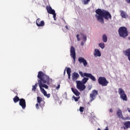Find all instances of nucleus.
Segmentation results:
<instances>
[{
    "label": "nucleus",
    "instance_id": "nucleus-26",
    "mask_svg": "<svg viewBox=\"0 0 130 130\" xmlns=\"http://www.w3.org/2000/svg\"><path fill=\"white\" fill-rule=\"evenodd\" d=\"M80 35L83 36V40L84 42H86V41H87V36H86V35H84L83 33H80Z\"/></svg>",
    "mask_w": 130,
    "mask_h": 130
},
{
    "label": "nucleus",
    "instance_id": "nucleus-20",
    "mask_svg": "<svg viewBox=\"0 0 130 130\" xmlns=\"http://www.w3.org/2000/svg\"><path fill=\"white\" fill-rule=\"evenodd\" d=\"M94 55L95 57H97V56H101V52L98 49H95Z\"/></svg>",
    "mask_w": 130,
    "mask_h": 130
},
{
    "label": "nucleus",
    "instance_id": "nucleus-40",
    "mask_svg": "<svg viewBox=\"0 0 130 130\" xmlns=\"http://www.w3.org/2000/svg\"><path fill=\"white\" fill-rule=\"evenodd\" d=\"M105 130H109L108 129V126L106 127V128L105 129Z\"/></svg>",
    "mask_w": 130,
    "mask_h": 130
},
{
    "label": "nucleus",
    "instance_id": "nucleus-43",
    "mask_svg": "<svg viewBox=\"0 0 130 130\" xmlns=\"http://www.w3.org/2000/svg\"><path fill=\"white\" fill-rule=\"evenodd\" d=\"M128 1H129V0H125V1L126 2V3H127V2H128Z\"/></svg>",
    "mask_w": 130,
    "mask_h": 130
},
{
    "label": "nucleus",
    "instance_id": "nucleus-14",
    "mask_svg": "<svg viewBox=\"0 0 130 130\" xmlns=\"http://www.w3.org/2000/svg\"><path fill=\"white\" fill-rule=\"evenodd\" d=\"M78 61L80 62V63H83L84 67H86V66H87L88 64L87 60H86V59L82 57H79Z\"/></svg>",
    "mask_w": 130,
    "mask_h": 130
},
{
    "label": "nucleus",
    "instance_id": "nucleus-25",
    "mask_svg": "<svg viewBox=\"0 0 130 130\" xmlns=\"http://www.w3.org/2000/svg\"><path fill=\"white\" fill-rule=\"evenodd\" d=\"M107 36H106V35L104 34L103 35V42L106 43L107 42Z\"/></svg>",
    "mask_w": 130,
    "mask_h": 130
},
{
    "label": "nucleus",
    "instance_id": "nucleus-24",
    "mask_svg": "<svg viewBox=\"0 0 130 130\" xmlns=\"http://www.w3.org/2000/svg\"><path fill=\"white\" fill-rule=\"evenodd\" d=\"M20 99L18 98V96H15L14 98L13 99V101L14 103H17V102H19L20 101Z\"/></svg>",
    "mask_w": 130,
    "mask_h": 130
},
{
    "label": "nucleus",
    "instance_id": "nucleus-36",
    "mask_svg": "<svg viewBox=\"0 0 130 130\" xmlns=\"http://www.w3.org/2000/svg\"><path fill=\"white\" fill-rule=\"evenodd\" d=\"M60 88V85H58V86L56 87V90H58Z\"/></svg>",
    "mask_w": 130,
    "mask_h": 130
},
{
    "label": "nucleus",
    "instance_id": "nucleus-38",
    "mask_svg": "<svg viewBox=\"0 0 130 130\" xmlns=\"http://www.w3.org/2000/svg\"><path fill=\"white\" fill-rule=\"evenodd\" d=\"M65 28H66L67 30H69V27L68 26V25H66Z\"/></svg>",
    "mask_w": 130,
    "mask_h": 130
},
{
    "label": "nucleus",
    "instance_id": "nucleus-7",
    "mask_svg": "<svg viewBox=\"0 0 130 130\" xmlns=\"http://www.w3.org/2000/svg\"><path fill=\"white\" fill-rule=\"evenodd\" d=\"M76 88L80 91H84L86 89V85L82 83L81 81H76Z\"/></svg>",
    "mask_w": 130,
    "mask_h": 130
},
{
    "label": "nucleus",
    "instance_id": "nucleus-5",
    "mask_svg": "<svg viewBox=\"0 0 130 130\" xmlns=\"http://www.w3.org/2000/svg\"><path fill=\"white\" fill-rule=\"evenodd\" d=\"M98 83L103 87H106L109 83L107 79L104 77H100L98 79Z\"/></svg>",
    "mask_w": 130,
    "mask_h": 130
},
{
    "label": "nucleus",
    "instance_id": "nucleus-35",
    "mask_svg": "<svg viewBox=\"0 0 130 130\" xmlns=\"http://www.w3.org/2000/svg\"><path fill=\"white\" fill-rule=\"evenodd\" d=\"M36 107L37 109H39V104H36Z\"/></svg>",
    "mask_w": 130,
    "mask_h": 130
},
{
    "label": "nucleus",
    "instance_id": "nucleus-23",
    "mask_svg": "<svg viewBox=\"0 0 130 130\" xmlns=\"http://www.w3.org/2000/svg\"><path fill=\"white\" fill-rule=\"evenodd\" d=\"M43 92H42V93H43V94L46 96V97H47V98H49L50 97V94L48 93L47 94V92H46V91L44 90V89H43Z\"/></svg>",
    "mask_w": 130,
    "mask_h": 130
},
{
    "label": "nucleus",
    "instance_id": "nucleus-3",
    "mask_svg": "<svg viewBox=\"0 0 130 130\" xmlns=\"http://www.w3.org/2000/svg\"><path fill=\"white\" fill-rule=\"evenodd\" d=\"M38 78L39 79L38 80L39 83H43V84H47V85H50V83L49 81H50V78L49 76L45 75L42 71H39L38 74Z\"/></svg>",
    "mask_w": 130,
    "mask_h": 130
},
{
    "label": "nucleus",
    "instance_id": "nucleus-11",
    "mask_svg": "<svg viewBox=\"0 0 130 130\" xmlns=\"http://www.w3.org/2000/svg\"><path fill=\"white\" fill-rule=\"evenodd\" d=\"M19 105L22 107V109L26 108V101L24 99H20L19 101Z\"/></svg>",
    "mask_w": 130,
    "mask_h": 130
},
{
    "label": "nucleus",
    "instance_id": "nucleus-33",
    "mask_svg": "<svg viewBox=\"0 0 130 130\" xmlns=\"http://www.w3.org/2000/svg\"><path fill=\"white\" fill-rule=\"evenodd\" d=\"M77 39L78 41H80L81 40V39L80 38V35L77 34L76 36Z\"/></svg>",
    "mask_w": 130,
    "mask_h": 130
},
{
    "label": "nucleus",
    "instance_id": "nucleus-4",
    "mask_svg": "<svg viewBox=\"0 0 130 130\" xmlns=\"http://www.w3.org/2000/svg\"><path fill=\"white\" fill-rule=\"evenodd\" d=\"M118 34L120 37L122 38H125L128 35V32L127 31V28L125 27H121L118 29Z\"/></svg>",
    "mask_w": 130,
    "mask_h": 130
},
{
    "label": "nucleus",
    "instance_id": "nucleus-2",
    "mask_svg": "<svg viewBox=\"0 0 130 130\" xmlns=\"http://www.w3.org/2000/svg\"><path fill=\"white\" fill-rule=\"evenodd\" d=\"M79 75L81 77V78H83L82 81H81V83L85 85L87 82L89 80V78L92 81H93V82H95L96 81V78L94 76L92 75V74L90 73H83V72L80 71L79 72Z\"/></svg>",
    "mask_w": 130,
    "mask_h": 130
},
{
    "label": "nucleus",
    "instance_id": "nucleus-28",
    "mask_svg": "<svg viewBox=\"0 0 130 130\" xmlns=\"http://www.w3.org/2000/svg\"><path fill=\"white\" fill-rule=\"evenodd\" d=\"M38 87V83H36L35 85L32 86V91H36V89Z\"/></svg>",
    "mask_w": 130,
    "mask_h": 130
},
{
    "label": "nucleus",
    "instance_id": "nucleus-17",
    "mask_svg": "<svg viewBox=\"0 0 130 130\" xmlns=\"http://www.w3.org/2000/svg\"><path fill=\"white\" fill-rule=\"evenodd\" d=\"M46 10H47L48 14H50L51 15L52 14H53L54 12H55V11H54V10L52 9V8L50 6H47Z\"/></svg>",
    "mask_w": 130,
    "mask_h": 130
},
{
    "label": "nucleus",
    "instance_id": "nucleus-8",
    "mask_svg": "<svg viewBox=\"0 0 130 130\" xmlns=\"http://www.w3.org/2000/svg\"><path fill=\"white\" fill-rule=\"evenodd\" d=\"M97 95H98V91L93 90L92 91V93H90L89 94L91 102L96 99V96H97Z\"/></svg>",
    "mask_w": 130,
    "mask_h": 130
},
{
    "label": "nucleus",
    "instance_id": "nucleus-16",
    "mask_svg": "<svg viewBox=\"0 0 130 130\" xmlns=\"http://www.w3.org/2000/svg\"><path fill=\"white\" fill-rule=\"evenodd\" d=\"M120 16L121 17H122V18H123L124 19H126V18H128V15L126 14V12L122 10H120Z\"/></svg>",
    "mask_w": 130,
    "mask_h": 130
},
{
    "label": "nucleus",
    "instance_id": "nucleus-9",
    "mask_svg": "<svg viewBox=\"0 0 130 130\" xmlns=\"http://www.w3.org/2000/svg\"><path fill=\"white\" fill-rule=\"evenodd\" d=\"M70 55L73 57L74 61H76V49L73 46H71L70 49Z\"/></svg>",
    "mask_w": 130,
    "mask_h": 130
},
{
    "label": "nucleus",
    "instance_id": "nucleus-39",
    "mask_svg": "<svg viewBox=\"0 0 130 130\" xmlns=\"http://www.w3.org/2000/svg\"><path fill=\"white\" fill-rule=\"evenodd\" d=\"M81 45L82 46H83L84 45V42H81Z\"/></svg>",
    "mask_w": 130,
    "mask_h": 130
},
{
    "label": "nucleus",
    "instance_id": "nucleus-37",
    "mask_svg": "<svg viewBox=\"0 0 130 130\" xmlns=\"http://www.w3.org/2000/svg\"><path fill=\"white\" fill-rule=\"evenodd\" d=\"M110 112H111V113H112V112H113V110H112V109H110Z\"/></svg>",
    "mask_w": 130,
    "mask_h": 130
},
{
    "label": "nucleus",
    "instance_id": "nucleus-32",
    "mask_svg": "<svg viewBox=\"0 0 130 130\" xmlns=\"http://www.w3.org/2000/svg\"><path fill=\"white\" fill-rule=\"evenodd\" d=\"M84 1V5H88L89 4V2H90V0H89L88 1V0H83Z\"/></svg>",
    "mask_w": 130,
    "mask_h": 130
},
{
    "label": "nucleus",
    "instance_id": "nucleus-6",
    "mask_svg": "<svg viewBox=\"0 0 130 130\" xmlns=\"http://www.w3.org/2000/svg\"><path fill=\"white\" fill-rule=\"evenodd\" d=\"M118 93L120 95V98L123 100V101H127V96L124 92V90L121 88H118Z\"/></svg>",
    "mask_w": 130,
    "mask_h": 130
},
{
    "label": "nucleus",
    "instance_id": "nucleus-45",
    "mask_svg": "<svg viewBox=\"0 0 130 130\" xmlns=\"http://www.w3.org/2000/svg\"><path fill=\"white\" fill-rule=\"evenodd\" d=\"M87 1H88V2L89 0H87Z\"/></svg>",
    "mask_w": 130,
    "mask_h": 130
},
{
    "label": "nucleus",
    "instance_id": "nucleus-41",
    "mask_svg": "<svg viewBox=\"0 0 130 130\" xmlns=\"http://www.w3.org/2000/svg\"><path fill=\"white\" fill-rule=\"evenodd\" d=\"M127 4H130V0L127 2Z\"/></svg>",
    "mask_w": 130,
    "mask_h": 130
},
{
    "label": "nucleus",
    "instance_id": "nucleus-44",
    "mask_svg": "<svg viewBox=\"0 0 130 130\" xmlns=\"http://www.w3.org/2000/svg\"><path fill=\"white\" fill-rule=\"evenodd\" d=\"M64 74H66V70L64 71Z\"/></svg>",
    "mask_w": 130,
    "mask_h": 130
},
{
    "label": "nucleus",
    "instance_id": "nucleus-22",
    "mask_svg": "<svg viewBox=\"0 0 130 130\" xmlns=\"http://www.w3.org/2000/svg\"><path fill=\"white\" fill-rule=\"evenodd\" d=\"M123 125L127 128H130V121H127L123 122Z\"/></svg>",
    "mask_w": 130,
    "mask_h": 130
},
{
    "label": "nucleus",
    "instance_id": "nucleus-30",
    "mask_svg": "<svg viewBox=\"0 0 130 130\" xmlns=\"http://www.w3.org/2000/svg\"><path fill=\"white\" fill-rule=\"evenodd\" d=\"M51 15H53V16L54 20L55 21H56V18H55V17H56V14H55V12H54L53 13H52Z\"/></svg>",
    "mask_w": 130,
    "mask_h": 130
},
{
    "label": "nucleus",
    "instance_id": "nucleus-29",
    "mask_svg": "<svg viewBox=\"0 0 130 130\" xmlns=\"http://www.w3.org/2000/svg\"><path fill=\"white\" fill-rule=\"evenodd\" d=\"M73 98L74 99L75 102H78V101H79V99H80V96L76 97L75 96H73Z\"/></svg>",
    "mask_w": 130,
    "mask_h": 130
},
{
    "label": "nucleus",
    "instance_id": "nucleus-27",
    "mask_svg": "<svg viewBox=\"0 0 130 130\" xmlns=\"http://www.w3.org/2000/svg\"><path fill=\"white\" fill-rule=\"evenodd\" d=\"M99 46H100V47H101V48H102V49H104L105 47V44L103 43H100L99 44Z\"/></svg>",
    "mask_w": 130,
    "mask_h": 130
},
{
    "label": "nucleus",
    "instance_id": "nucleus-1",
    "mask_svg": "<svg viewBox=\"0 0 130 130\" xmlns=\"http://www.w3.org/2000/svg\"><path fill=\"white\" fill-rule=\"evenodd\" d=\"M95 17L100 23L101 24H104V19L105 20H111L112 16L109 12L105 10H101V9H98L95 10Z\"/></svg>",
    "mask_w": 130,
    "mask_h": 130
},
{
    "label": "nucleus",
    "instance_id": "nucleus-13",
    "mask_svg": "<svg viewBox=\"0 0 130 130\" xmlns=\"http://www.w3.org/2000/svg\"><path fill=\"white\" fill-rule=\"evenodd\" d=\"M36 25L38 27H43L45 23H44V21H40V18H38L36 21Z\"/></svg>",
    "mask_w": 130,
    "mask_h": 130
},
{
    "label": "nucleus",
    "instance_id": "nucleus-31",
    "mask_svg": "<svg viewBox=\"0 0 130 130\" xmlns=\"http://www.w3.org/2000/svg\"><path fill=\"white\" fill-rule=\"evenodd\" d=\"M84 109H85L84 108V107H80V108H79V111H80V112H83Z\"/></svg>",
    "mask_w": 130,
    "mask_h": 130
},
{
    "label": "nucleus",
    "instance_id": "nucleus-19",
    "mask_svg": "<svg viewBox=\"0 0 130 130\" xmlns=\"http://www.w3.org/2000/svg\"><path fill=\"white\" fill-rule=\"evenodd\" d=\"M117 115L118 116L119 118H122V119H124V118H123V116H122V112L121 111V110L118 109L117 111Z\"/></svg>",
    "mask_w": 130,
    "mask_h": 130
},
{
    "label": "nucleus",
    "instance_id": "nucleus-34",
    "mask_svg": "<svg viewBox=\"0 0 130 130\" xmlns=\"http://www.w3.org/2000/svg\"><path fill=\"white\" fill-rule=\"evenodd\" d=\"M121 129H127V128L126 127V126H122L120 127Z\"/></svg>",
    "mask_w": 130,
    "mask_h": 130
},
{
    "label": "nucleus",
    "instance_id": "nucleus-21",
    "mask_svg": "<svg viewBox=\"0 0 130 130\" xmlns=\"http://www.w3.org/2000/svg\"><path fill=\"white\" fill-rule=\"evenodd\" d=\"M67 73L68 75V79L69 80H71V73H72V70H71V68H68L67 69Z\"/></svg>",
    "mask_w": 130,
    "mask_h": 130
},
{
    "label": "nucleus",
    "instance_id": "nucleus-15",
    "mask_svg": "<svg viewBox=\"0 0 130 130\" xmlns=\"http://www.w3.org/2000/svg\"><path fill=\"white\" fill-rule=\"evenodd\" d=\"M80 75L78 73L74 72L72 74V81H77Z\"/></svg>",
    "mask_w": 130,
    "mask_h": 130
},
{
    "label": "nucleus",
    "instance_id": "nucleus-10",
    "mask_svg": "<svg viewBox=\"0 0 130 130\" xmlns=\"http://www.w3.org/2000/svg\"><path fill=\"white\" fill-rule=\"evenodd\" d=\"M37 99V102L38 103H39V106H40V107H42V108L43 109V107H44V104H45V103L43 101V99H42V98L40 96H38Z\"/></svg>",
    "mask_w": 130,
    "mask_h": 130
},
{
    "label": "nucleus",
    "instance_id": "nucleus-12",
    "mask_svg": "<svg viewBox=\"0 0 130 130\" xmlns=\"http://www.w3.org/2000/svg\"><path fill=\"white\" fill-rule=\"evenodd\" d=\"M39 84L40 89L42 92H43V90L44 91H45V89H44V88H45V89H48V86H47V85L46 84H43V83L41 82V83H39Z\"/></svg>",
    "mask_w": 130,
    "mask_h": 130
},
{
    "label": "nucleus",
    "instance_id": "nucleus-42",
    "mask_svg": "<svg viewBox=\"0 0 130 130\" xmlns=\"http://www.w3.org/2000/svg\"><path fill=\"white\" fill-rule=\"evenodd\" d=\"M98 130H101V129H100V128H98Z\"/></svg>",
    "mask_w": 130,
    "mask_h": 130
},
{
    "label": "nucleus",
    "instance_id": "nucleus-18",
    "mask_svg": "<svg viewBox=\"0 0 130 130\" xmlns=\"http://www.w3.org/2000/svg\"><path fill=\"white\" fill-rule=\"evenodd\" d=\"M71 90L75 96H80L81 95V93L78 91V89L72 87L71 88Z\"/></svg>",
    "mask_w": 130,
    "mask_h": 130
}]
</instances>
